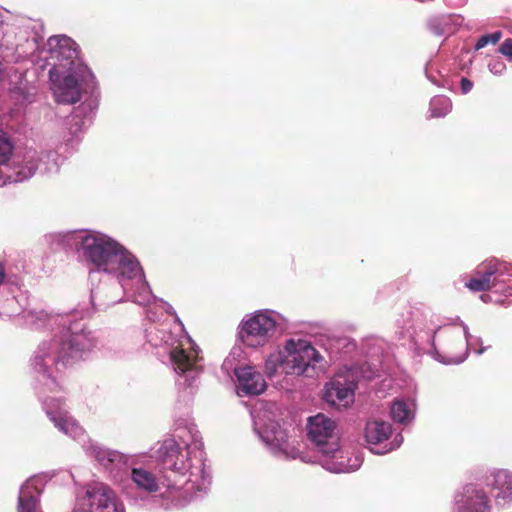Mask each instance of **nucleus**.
Returning a JSON list of instances; mask_svg holds the SVG:
<instances>
[{
  "instance_id": "1",
  "label": "nucleus",
  "mask_w": 512,
  "mask_h": 512,
  "mask_svg": "<svg viewBox=\"0 0 512 512\" xmlns=\"http://www.w3.org/2000/svg\"><path fill=\"white\" fill-rule=\"evenodd\" d=\"M53 237L66 246L75 245L91 279L96 273L110 279L109 283L102 281L91 289L93 306L106 308L126 296L140 306L153 305L174 316L172 325L166 321L157 322L150 308L147 311L150 322L145 328L146 343L161 362L172 367L179 386L193 387L202 371L200 350L184 332L173 307L152 294L137 258L115 239L98 231H68Z\"/></svg>"
},
{
  "instance_id": "2",
  "label": "nucleus",
  "mask_w": 512,
  "mask_h": 512,
  "mask_svg": "<svg viewBox=\"0 0 512 512\" xmlns=\"http://www.w3.org/2000/svg\"><path fill=\"white\" fill-rule=\"evenodd\" d=\"M88 315L89 309L66 314L30 309L23 314L22 319L30 328H48L52 331V336L38 345L30 359L34 379L56 389L57 375L68 365L84 359L96 347L94 334L86 330L83 322Z\"/></svg>"
},
{
  "instance_id": "3",
  "label": "nucleus",
  "mask_w": 512,
  "mask_h": 512,
  "mask_svg": "<svg viewBox=\"0 0 512 512\" xmlns=\"http://www.w3.org/2000/svg\"><path fill=\"white\" fill-rule=\"evenodd\" d=\"M46 47L53 65L49 78L55 101L75 104L82 94H88L66 122L68 135H64V140L73 147L95 116L100 95L98 84L92 71L80 59L79 47L72 38L53 35L47 40Z\"/></svg>"
},
{
  "instance_id": "4",
  "label": "nucleus",
  "mask_w": 512,
  "mask_h": 512,
  "mask_svg": "<svg viewBox=\"0 0 512 512\" xmlns=\"http://www.w3.org/2000/svg\"><path fill=\"white\" fill-rule=\"evenodd\" d=\"M99 464L110 472L130 468V480L139 494L131 495V505L141 508L170 510L180 505L181 490L170 480L161 481L153 472L142 466L138 458L130 457L119 450H93Z\"/></svg>"
},
{
  "instance_id": "5",
  "label": "nucleus",
  "mask_w": 512,
  "mask_h": 512,
  "mask_svg": "<svg viewBox=\"0 0 512 512\" xmlns=\"http://www.w3.org/2000/svg\"><path fill=\"white\" fill-rule=\"evenodd\" d=\"M44 488V478L33 476L20 488L18 512H40L39 498ZM73 512H125L114 490L102 482L87 485L83 496L77 498Z\"/></svg>"
},
{
  "instance_id": "6",
  "label": "nucleus",
  "mask_w": 512,
  "mask_h": 512,
  "mask_svg": "<svg viewBox=\"0 0 512 512\" xmlns=\"http://www.w3.org/2000/svg\"><path fill=\"white\" fill-rule=\"evenodd\" d=\"M322 361V355L309 341L290 338L267 356L264 373L270 379L277 375L311 377Z\"/></svg>"
},
{
  "instance_id": "7",
  "label": "nucleus",
  "mask_w": 512,
  "mask_h": 512,
  "mask_svg": "<svg viewBox=\"0 0 512 512\" xmlns=\"http://www.w3.org/2000/svg\"><path fill=\"white\" fill-rule=\"evenodd\" d=\"M155 457L161 470L188 476L184 489L191 498L208 493L212 476L203 450H156Z\"/></svg>"
},
{
  "instance_id": "8",
  "label": "nucleus",
  "mask_w": 512,
  "mask_h": 512,
  "mask_svg": "<svg viewBox=\"0 0 512 512\" xmlns=\"http://www.w3.org/2000/svg\"><path fill=\"white\" fill-rule=\"evenodd\" d=\"M278 461L300 460L320 465L332 473H348L360 468L364 461L361 450H271Z\"/></svg>"
},
{
  "instance_id": "9",
  "label": "nucleus",
  "mask_w": 512,
  "mask_h": 512,
  "mask_svg": "<svg viewBox=\"0 0 512 512\" xmlns=\"http://www.w3.org/2000/svg\"><path fill=\"white\" fill-rule=\"evenodd\" d=\"M287 324V319L280 313L261 309L246 314L238 325V339L249 348H260L273 339L278 329Z\"/></svg>"
},
{
  "instance_id": "10",
  "label": "nucleus",
  "mask_w": 512,
  "mask_h": 512,
  "mask_svg": "<svg viewBox=\"0 0 512 512\" xmlns=\"http://www.w3.org/2000/svg\"><path fill=\"white\" fill-rule=\"evenodd\" d=\"M34 380L35 389L37 390L39 399L42 402L43 409L54 427L66 436L85 443L88 438L86 431L66 409L65 400L61 396H57L61 390L60 383L58 382V376L56 377V382L58 384L56 389H51L48 385H45L43 381L38 382L36 379Z\"/></svg>"
},
{
  "instance_id": "11",
  "label": "nucleus",
  "mask_w": 512,
  "mask_h": 512,
  "mask_svg": "<svg viewBox=\"0 0 512 512\" xmlns=\"http://www.w3.org/2000/svg\"><path fill=\"white\" fill-rule=\"evenodd\" d=\"M14 143L11 137L0 128V186L19 183L35 174L34 160L37 151L27 149L22 154H13Z\"/></svg>"
},
{
  "instance_id": "12",
  "label": "nucleus",
  "mask_w": 512,
  "mask_h": 512,
  "mask_svg": "<svg viewBox=\"0 0 512 512\" xmlns=\"http://www.w3.org/2000/svg\"><path fill=\"white\" fill-rule=\"evenodd\" d=\"M374 375L375 369L368 363L341 368L325 386V401L334 406L346 407L354 400L357 382L360 379H371Z\"/></svg>"
},
{
  "instance_id": "13",
  "label": "nucleus",
  "mask_w": 512,
  "mask_h": 512,
  "mask_svg": "<svg viewBox=\"0 0 512 512\" xmlns=\"http://www.w3.org/2000/svg\"><path fill=\"white\" fill-rule=\"evenodd\" d=\"M411 314V323L406 327L410 333L418 354H430L440 362L442 356L435 346V335L441 329L430 311L415 310Z\"/></svg>"
},
{
  "instance_id": "14",
  "label": "nucleus",
  "mask_w": 512,
  "mask_h": 512,
  "mask_svg": "<svg viewBox=\"0 0 512 512\" xmlns=\"http://www.w3.org/2000/svg\"><path fill=\"white\" fill-rule=\"evenodd\" d=\"M240 348H233L229 356L224 360L222 368L229 373L230 370L234 371V374L238 381L239 394L244 395H260L266 388L267 384L263 378V375L257 371L254 367L246 365L241 367H233V360L236 355H240Z\"/></svg>"
},
{
  "instance_id": "15",
  "label": "nucleus",
  "mask_w": 512,
  "mask_h": 512,
  "mask_svg": "<svg viewBox=\"0 0 512 512\" xmlns=\"http://www.w3.org/2000/svg\"><path fill=\"white\" fill-rule=\"evenodd\" d=\"M451 512H492V504L481 486L468 483L454 493Z\"/></svg>"
},
{
  "instance_id": "16",
  "label": "nucleus",
  "mask_w": 512,
  "mask_h": 512,
  "mask_svg": "<svg viewBox=\"0 0 512 512\" xmlns=\"http://www.w3.org/2000/svg\"><path fill=\"white\" fill-rule=\"evenodd\" d=\"M476 277L466 282L465 286L471 291H486L493 285L492 276L512 277V263L495 258L482 262L476 269Z\"/></svg>"
},
{
  "instance_id": "17",
  "label": "nucleus",
  "mask_w": 512,
  "mask_h": 512,
  "mask_svg": "<svg viewBox=\"0 0 512 512\" xmlns=\"http://www.w3.org/2000/svg\"><path fill=\"white\" fill-rule=\"evenodd\" d=\"M28 297L17 286L4 285L0 292V316L2 318L21 317L27 311Z\"/></svg>"
},
{
  "instance_id": "18",
  "label": "nucleus",
  "mask_w": 512,
  "mask_h": 512,
  "mask_svg": "<svg viewBox=\"0 0 512 512\" xmlns=\"http://www.w3.org/2000/svg\"><path fill=\"white\" fill-rule=\"evenodd\" d=\"M485 484L494 493L495 501L498 504L512 502V472L507 469L494 468L489 470L485 476Z\"/></svg>"
},
{
  "instance_id": "19",
  "label": "nucleus",
  "mask_w": 512,
  "mask_h": 512,
  "mask_svg": "<svg viewBox=\"0 0 512 512\" xmlns=\"http://www.w3.org/2000/svg\"><path fill=\"white\" fill-rule=\"evenodd\" d=\"M175 435L166 437L160 448H203V442L195 427L177 428Z\"/></svg>"
},
{
  "instance_id": "20",
  "label": "nucleus",
  "mask_w": 512,
  "mask_h": 512,
  "mask_svg": "<svg viewBox=\"0 0 512 512\" xmlns=\"http://www.w3.org/2000/svg\"><path fill=\"white\" fill-rule=\"evenodd\" d=\"M335 423L324 414H317L308 418V437L317 445H322L334 432Z\"/></svg>"
},
{
  "instance_id": "21",
  "label": "nucleus",
  "mask_w": 512,
  "mask_h": 512,
  "mask_svg": "<svg viewBox=\"0 0 512 512\" xmlns=\"http://www.w3.org/2000/svg\"><path fill=\"white\" fill-rule=\"evenodd\" d=\"M254 426L262 442L270 448H282L286 443L287 433L277 422L270 420L262 424L255 420Z\"/></svg>"
},
{
  "instance_id": "22",
  "label": "nucleus",
  "mask_w": 512,
  "mask_h": 512,
  "mask_svg": "<svg viewBox=\"0 0 512 512\" xmlns=\"http://www.w3.org/2000/svg\"><path fill=\"white\" fill-rule=\"evenodd\" d=\"M416 403L411 399L396 398L390 404V417L400 425L409 426L415 420Z\"/></svg>"
},
{
  "instance_id": "23",
  "label": "nucleus",
  "mask_w": 512,
  "mask_h": 512,
  "mask_svg": "<svg viewBox=\"0 0 512 512\" xmlns=\"http://www.w3.org/2000/svg\"><path fill=\"white\" fill-rule=\"evenodd\" d=\"M458 321L463 329V336L465 338L466 348L463 351V353L459 355L442 357L440 362L444 364H460L464 362L468 356L469 350H473L478 355H481L486 350L485 347L481 346V338L471 335L468 326L460 319H458Z\"/></svg>"
},
{
  "instance_id": "24",
  "label": "nucleus",
  "mask_w": 512,
  "mask_h": 512,
  "mask_svg": "<svg viewBox=\"0 0 512 512\" xmlns=\"http://www.w3.org/2000/svg\"><path fill=\"white\" fill-rule=\"evenodd\" d=\"M461 19L456 15H439L428 21L429 30L437 35H450L455 32L456 26L460 25Z\"/></svg>"
},
{
  "instance_id": "25",
  "label": "nucleus",
  "mask_w": 512,
  "mask_h": 512,
  "mask_svg": "<svg viewBox=\"0 0 512 512\" xmlns=\"http://www.w3.org/2000/svg\"><path fill=\"white\" fill-rule=\"evenodd\" d=\"M391 433L392 426L390 423L375 420L367 422L364 436L368 443L378 445L387 440Z\"/></svg>"
},
{
  "instance_id": "26",
  "label": "nucleus",
  "mask_w": 512,
  "mask_h": 512,
  "mask_svg": "<svg viewBox=\"0 0 512 512\" xmlns=\"http://www.w3.org/2000/svg\"><path fill=\"white\" fill-rule=\"evenodd\" d=\"M59 156L56 152L49 151L38 153L34 160L35 172L38 170L42 174H54L59 171Z\"/></svg>"
},
{
  "instance_id": "27",
  "label": "nucleus",
  "mask_w": 512,
  "mask_h": 512,
  "mask_svg": "<svg viewBox=\"0 0 512 512\" xmlns=\"http://www.w3.org/2000/svg\"><path fill=\"white\" fill-rule=\"evenodd\" d=\"M452 109V102L446 96H435L430 101V111L432 117H444Z\"/></svg>"
},
{
  "instance_id": "28",
  "label": "nucleus",
  "mask_w": 512,
  "mask_h": 512,
  "mask_svg": "<svg viewBox=\"0 0 512 512\" xmlns=\"http://www.w3.org/2000/svg\"><path fill=\"white\" fill-rule=\"evenodd\" d=\"M501 37V31H495L491 34L483 35L477 40L474 48L475 50H480L486 47L488 44H496L501 39Z\"/></svg>"
},
{
  "instance_id": "29",
  "label": "nucleus",
  "mask_w": 512,
  "mask_h": 512,
  "mask_svg": "<svg viewBox=\"0 0 512 512\" xmlns=\"http://www.w3.org/2000/svg\"><path fill=\"white\" fill-rule=\"evenodd\" d=\"M488 69L493 75L500 76L506 70V64L501 59H494L489 62Z\"/></svg>"
},
{
  "instance_id": "30",
  "label": "nucleus",
  "mask_w": 512,
  "mask_h": 512,
  "mask_svg": "<svg viewBox=\"0 0 512 512\" xmlns=\"http://www.w3.org/2000/svg\"><path fill=\"white\" fill-rule=\"evenodd\" d=\"M2 32L4 33V43L2 45H6L7 47H17L18 42H14L10 39V33L14 32V27L12 25H2Z\"/></svg>"
},
{
  "instance_id": "31",
  "label": "nucleus",
  "mask_w": 512,
  "mask_h": 512,
  "mask_svg": "<svg viewBox=\"0 0 512 512\" xmlns=\"http://www.w3.org/2000/svg\"><path fill=\"white\" fill-rule=\"evenodd\" d=\"M499 52L505 56L508 60H512V39L511 38H508V39H505L500 47H499Z\"/></svg>"
},
{
  "instance_id": "32",
  "label": "nucleus",
  "mask_w": 512,
  "mask_h": 512,
  "mask_svg": "<svg viewBox=\"0 0 512 512\" xmlns=\"http://www.w3.org/2000/svg\"><path fill=\"white\" fill-rule=\"evenodd\" d=\"M337 343L339 347L345 348L347 351H352L356 347L355 341L348 337L339 338Z\"/></svg>"
},
{
  "instance_id": "33",
  "label": "nucleus",
  "mask_w": 512,
  "mask_h": 512,
  "mask_svg": "<svg viewBox=\"0 0 512 512\" xmlns=\"http://www.w3.org/2000/svg\"><path fill=\"white\" fill-rule=\"evenodd\" d=\"M460 86H461L462 93L467 94L473 88V83L467 78H462L461 82H460Z\"/></svg>"
},
{
  "instance_id": "34",
  "label": "nucleus",
  "mask_w": 512,
  "mask_h": 512,
  "mask_svg": "<svg viewBox=\"0 0 512 512\" xmlns=\"http://www.w3.org/2000/svg\"><path fill=\"white\" fill-rule=\"evenodd\" d=\"M403 443V436L401 434H398L395 436L393 440V445L396 447H399Z\"/></svg>"
},
{
  "instance_id": "35",
  "label": "nucleus",
  "mask_w": 512,
  "mask_h": 512,
  "mask_svg": "<svg viewBox=\"0 0 512 512\" xmlns=\"http://www.w3.org/2000/svg\"><path fill=\"white\" fill-rule=\"evenodd\" d=\"M5 278V270L2 264H0V285L3 284Z\"/></svg>"
},
{
  "instance_id": "36",
  "label": "nucleus",
  "mask_w": 512,
  "mask_h": 512,
  "mask_svg": "<svg viewBox=\"0 0 512 512\" xmlns=\"http://www.w3.org/2000/svg\"><path fill=\"white\" fill-rule=\"evenodd\" d=\"M389 450H370V452L374 455H384L388 452Z\"/></svg>"
},
{
  "instance_id": "37",
  "label": "nucleus",
  "mask_w": 512,
  "mask_h": 512,
  "mask_svg": "<svg viewBox=\"0 0 512 512\" xmlns=\"http://www.w3.org/2000/svg\"><path fill=\"white\" fill-rule=\"evenodd\" d=\"M445 333H446V335H447V336H449V337L453 335V333H452L451 331H445Z\"/></svg>"
},
{
  "instance_id": "38",
  "label": "nucleus",
  "mask_w": 512,
  "mask_h": 512,
  "mask_svg": "<svg viewBox=\"0 0 512 512\" xmlns=\"http://www.w3.org/2000/svg\"><path fill=\"white\" fill-rule=\"evenodd\" d=\"M25 39H26L25 37L19 38L17 42L19 43V42H21L22 40H25Z\"/></svg>"
},
{
  "instance_id": "39",
  "label": "nucleus",
  "mask_w": 512,
  "mask_h": 512,
  "mask_svg": "<svg viewBox=\"0 0 512 512\" xmlns=\"http://www.w3.org/2000/svg\"><path fill=\"white\" fill-rule=\"evenodd\" d=\"M25 39H26L25 37L19 38L17 42L19 43V42H21L22 40H25Z\"/></svg>"
},
{
  "instance_id": "40",
  "label": "nucleus",
  "mask_w": 512,
  "mask_h": 512,
  "mask_svg": "<svg viewBox=\"0 0 512 512\" xmlns=\"http://www.w3.org/2000/svg\"><path fill=\"white\" fill-rule=\"evenodd\" d=\"M25 39H26L25 37L19 38L17 42L19 43V42H21L22 40H25Z\"/></svg>"
},
{
  "instance_id": "41",
  "label": "nucleus",
  "mask_w": 512,
  "mask_h": 512,
  "mask_svg": "<svg viewBox=\"0 0 512 512\" xmlns=\"http://www.w3.org/2000/svg\"><path fill=\"white\" fill-rule=\"evenodd\" d=\"M88 448L93 449V448H95V446L93 444H90V446Z\"/></svg>"
}]
</instances>
